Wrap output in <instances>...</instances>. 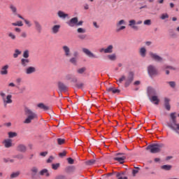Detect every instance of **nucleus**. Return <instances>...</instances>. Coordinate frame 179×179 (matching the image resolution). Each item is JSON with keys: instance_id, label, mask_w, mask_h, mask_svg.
<instances>
[{"instance_id": "obj_30", "label": "nucleus", "mask_w": 179, "mask_h": 179, "mask_svg": "<svg viewBox=\"0 0 179 179\" xmlns=\"http://www.w3.org/2000/svg\"><path fill=\"white\" fill-rule=\"evenodd\" d=\"M58 16L59 17H62L63 19H65V17H67L68 14H65L64 12L62 11H59L58 12Z\"/></svg>"}, {"instance_id": "obj_13", "label": "nucleus", "mask_w": 179, "mask_h": 179, "mask_svg": "<svg viewBox=\"0 0 179 179\" xmlns=\"http://www.w3.org/2000/svg\"><path fill=\"white\" fill-rule=\"evenodd\" d=\"M3 143L5 148H12V139H9V138L5 139L3 141Z\"/></svg>"}, {"instance_id": "obj_55", "label": "nucleus", "mask_w": 179, "mask_h": 179, "mask_svg": "<svg viewBox=\"0 0 179 179\" xmlns=\"http://www.w3.org/2000/svg\"><path fill=\"white\" fill-rule=\"evenodd\" d=\"M125 80V76H122L121 78L119 79V83H122Z\"/></svg>"}, {"instance_id": "obj_47", "label": "nucleus", "mask_w": 179, "mask_h": 179, "mask_svg": "<svg viewBox=\"0 0 179 179\" xmlns=\"http://www.w3.org/2000/svg\"><path fill=\"white\" fill-rule=\"evenodd\" d=\"M24 58H29V50H25L23 54Z\"/></svg>"}, {"instance_id": "obj_26", "label": "nucleus", "mask_w": 179, "mask_h": 179, "mask_svg": "<svg viewBox=\"0 0 179 179\" xmlns=\"http://www.w3.org/2000/svg\"><path fill=\"white\" fill-rule=\"evenodd\" d=\"M116 177L117 179H128V178L124 176V173H117Z\"/></svg>"}, {"instance_id": "obj_48", "label": "nucleus", "mask_w": 179, "mask_h": 179, "mask_svg": "<svg viewBox=\"0 0 179 179\" xmlns=\"http://www.w3.org/2000/svg\"><path fill=\"white\" fill-rule=\"evenodd\" d=\"M67 162H68V163H69V164H73V163H74L73 159H72V158H71V157H69V158L67 159Z\"/></svg>"}, {"instance_id": "obj_12", "label": "nucleus", "mask_w": 179, "mask_h": 179, "mask_svg": "<svg viewBox=\"0 0 179 179\" xmlns=\"http://www.w3.org/2000/svg\"><path fill=\"white\" fill-rule=\"evenodd\" d=\"M164 106L166 110L170 111L171 106H170V99L164 98Z\"/></svg>"}, {"instance_id": "obj_34", "label": "nucleus", "mask_w": 179, "mask_h": 179, "mask_svg": "<svg viewBox=\"0 0 179 179\" xmlns=\"http://www.w3.org/2000/svg\"><path fill=\"white\" fill-rule=\"evenodd\" d=\"M22 54V52H20L19 50L16 49L15 51V53L13 54L14 58H17L19 55Z\"/></svg>"}, {"instance_id": "obj_4", "label": "nucleus", "mask_w": 179, "mask_h": 179, "mask_svg": "<svg viewBox=\"0 0 179 179\" xmlns=\"http://www.w3.org/2000/svg\"><path fill=\"white\" fill-rule=\"evenodd\" d=\"M0 96L2 97L3 106H8V104H12V103H13V101L12 100L11 94H8L6 96V94H5V93L1 92Z\"/></svg>"}, {"instance_id": "obj_61", "label": "nucleus", "mask_w": 179, "mask_h": 179, "mask_svg": "<svg viewBox=\"0 0 179 179\" xmlns=\"http://www.w3.org/2000/svg\"><path fill=\"white\" fill-rule=\"evenodd\" d=\"M78 37L81 40H85V38H86V35H79Z\"/></svg>"}, {"instance_id": "obj_6", "label": "nucleus", "mask_w": 179, "mask_h": 179, "mask_svg": "<svg viewBox=\"0 0 179 179\" xmlns=\"http://www.w3.org/2000/svg\"><path fill=\"white\" fill-rule=\"evenodd\" d=\"M148 73L151 76H156L157 75V69L152 65H150L148 67Z\"/></svg>"}, {"instance_id": "obj_24", "label": "nucleus", "mask_w": 179, "mask_h": 179, "mask_svg": "<svg viewBox=\"0 0 179 179\" xmlns=\"http://www.w3.org/2000/svg\"><path fill=\"white\" fill-rule=\"evenodd\" d=\"M29 62H30V60H29V59H21V65H22V66H26Z\"/></svg>"}, {"instance_id": "obj_38", "label": "nucleus", "mask_w": 179, "mask_h": 179, "mask_svg": "<svg viewBox=\"0 0 179 179\" xmlns=\"http://www.w3.org/2000/svg\"><path fill=\"white\" fill-rule=\"evenodd\" d=\"M58 145H64L65 143V139L64 138H57Z\"/></svg>"}, {"instance_id": "obj_32", "label": "nucleus", "mask_w": 179, "mask_h": 179, "mask_svg": "<svg viewBox=\"0 0 179 179\" xmlns=\"http://www.w3.org/2000/svg\"><path fill=\"white\" fill-rule=\"evenodd\" d=\"M140 54L143 57H146V49L145 48H141L140 50Z\"/></svg>"}, {"instance_id": "obj_37", "label": "nucleus", "mask_w": 179, "mask_h": 179, "mask_svg": "<svg viewBox=\"0 0 179 179\" xmlns=\"http://www.w3.org/2000/svg\"><path fill=\"white\" fill-rule=\"evenodd\" d=\"M59 166H60L59 163L53 164L52 165V169L53 170H58V168L59 167Z\"/></svg>"}, {"instance_id": "obj_57", "label": "nucleus", "mask_w": 179, "mask_h": 179, "mask_svg": "<svg viewBox=\"0 0 179 179\" xmlns=\"http://www.w3.org/2000/svg\"><path fill=\"white\" fill-rule=\"evenodd\" d=\"M169 17V15L167 14H163L161 17V18L164 20V19H167Z\"/></svg>"}, {"instance_id": "obj_60", "label": "nucleus", "mask_w": 179, "mask_h": 179, "mask_svg": "<svg viewBox=\"0 0 179 179\" xmlns=\"http://www.w3.org/2000/svg\"><path fill=\"white\" fill-rule=\"evenodd\" d=\"M8 36L13 39V40H15L16 38V36L15 35H13V34L12 33H10L8 34Z\"/></svg>"}, {"instance_id": "obj_15", "label": "nucleus", "mask_w": 179, "mask_h": 179, "mask_svg": "<svg viewBox=\"0 0 179 179\" xmlns=\"http://www.w3.org/2000/svg\"><path fill=\"white\" fill-rule=\"evenodd\" d=\"M8 68H9V66H8V65L3 66L1 68V70L0 71L1 75H8Z\"/></svg>"}, {"instance_id": "obj_53", "label": "nucleus", "mask_w": 179, "mask_h": 179, "mask_svg": "<svg viewBox=\"0 0 179 179\" xmlns=\"http://www.w3.org/2000/svg\"><path fill=\"white\" fill-rule=\"evenodd\" d=\"M48 155V152H42L40 153V156H43V157H45Z\"/></svg>"}, {"instance_id": "obj_17", "label": "nucleus", "mask_w": 179, "mask_h": 179, "mask_svg": "<svg viewBox=\"0 0 179 179\" xmlns=\"http://www.w3.org/2000/svg\"><path fill=\"white\" fill-rule=\"evenodd\" d=\"M37 107L41 108V110H44V111H48V110H50V107L44 105V103H39L37 105Z\"/></svg>"}, {"instance_id": "obj_62", "label": "nucleus", "mask_w": 179, "mask_h": 179, "mask_svg": "<svg viewBox=\"0 0 179 179\" xmlns=\"http://www.w3.org/2000/svg\"><path fill=\"white\" fill-rule=\"evenodd\" d=\"M26 24H27L29 27L31 26V24H30V22L27 20H24Z\"/></svg>"}, {"instance_id": "obj_23", "label": "nucleus", "mask_w": 179, "mask_h": 179, "mask_svg": "<svg viewBox=\"0 0 179 179\" xmlns=\"http://www.w3.org/2000/svg\"><path fill=\"white\" fill-rule=\"evenodd\" d=\"M95 163H96V159H90L85 162V164H86V166H93V164H94Z\"/></svg>"}, {"instance_id": "obj_22", "label": "nucleus", "mask_w": 179, "mask_h": 179, "mask_svg": "<svg viewBox=\"0 0 179 179\" xmlns=\"http://www.w3.org/2000/svg\"><path fill=\"white\" fill-rule=\"evenodd\" d=\"M41 176H45V177H50V173H48V170L43 169L40 171Z\"/></svg>"}, {"instance_id": "obj_11", "label": "nucleus", "mask_w": 179, "mask_h": 179, "mask_svg": "<svg viewBox=\"0 0 179 179\" xmlns=\"http://www.w3.org/2000/svg\"><path fill=\"white\" fill-rule=\"evenodd\" d=\"M17 150L18 152H21L22 153H25L26 150H27V148H26V145H24L23 144H20L17 147Z\"/></svg>"}, {"instance_id": "obj_43", "label": "nucleus", "mask_w": 179, "mask_h": 179, "mask_svg": "<svg viewBox=\"0 0 179 179\" xmlns=\"http://www.w3.org/2000/svg\"><path fill=\"white\" fill-rule=\"evenodd\" d=\"M78 33H86V29L83 28H78L77 29Z\"/></svg>"}, {"instance_id": "obj_7", "label": "nucleus", "mask_w": 179, "mask_h": 179, "mask_svg": "<svg viewBox=\"0 0 179 179\" xmlns=\"http://www.w3.org/2000/svg\"><path fill=\"white\" fill-rule=\"evenodd\" d=\"M57 85L60 92H68V87L64 83L59 81Z\"/></svg>"}, {"instance_id": "obj_20", "label": "nucleus", "mask_w": 179, "mask_h": 179, "mask_svg": "<svg viewBox=\"0 0 179 179\" xmlns=\"http://www.w3.org/2000/svg\"><path fill=\"white\" fill-rule=\"evenodd\" d=\"M107 92H108L109 93L112 92L114 94H115V93H120V90H117L113 87H110L107 89Z\"/></svg>"}, {"instance_id": "obj_33", "label": "nucleus", "mask_w": 179, "mask_h": 179, "mask_svg": "<svg viewBox=\"0 0 179 179\" xmlns=\"http://www.w3.org/2000/svg\"><path fill=\"white\" fill-rule=\"evenodd\" d=\"M66 173H72L75 171V168L73 166H69L66 169Z\"/></svg>"}, {"instance_id": "obj_18", "label": "nucleus", "mask_w": 179, "mask_h": 179, "mask_svg": "<svg viewBox=\"0 0 179 179\" xmlns=\"http://www.w3.org/2000/svg\"><path fill=\"white\" fill-rule=\"evenodd\" d=\"M35 71L36 68L30 66L26 69V73H27V75H30V73H33Z\"/></svg>"}, {"instance_id": "obj_36", "label": "nucleus", "mask_w": 179, "mask_h": 179, "mask_svg": "<svg viewBox=\"0 0 179 179\" xmlns=\"http://www.w3.org/2000/svg\"><path fill=\"white\" fill-rule=\"evenodd\" d=\"M108 58H109V59H110V61H115V59H116L115 54L108 55Z\"/></svg>"}, {"instance_id": "obj_51", "label": "nucleus", "mask_w": 179, "mask_h": 179, "mask_svg": "<svg viewBox=\"0 0 179 179\" xmlns=\"http://www.w3.org/2000/svg\"><path fill=\"white\" fill-rule=\"evenodd\" d=\"M59 157H64V156H66V151H64L63 152H60L59 154Z\"/></svg>"}, {"instance_id": "obj_14", "label": "nucleus", "mask_w": 179, "mask_h": 179, "mask_svg": "<svg viewBox=\"0 0 179 179\" xmlns=\"http://www.w3.org/2000/svg\"><path fill=\"white\" fill-rule=\"evenodd\" d=\"M125 159H127V157L124 155L122 157H117L113 158V159L115 160V162H119L120 164H124V160H125Z\"/></svg>"}, {"instance_id": "obj_41", "label": "nucleus", "mask_w": 179, "mask_h": 179, "mask_svg": "<svg viewBox=\"0 0 179 179\" xmlns=\"http://www.w3.org/2000/svg\"><path fill=\"white\" fill-rule=\"evenodd\" d=\"M85 71H86V68L83 67V68L79 69L78 70H77V72H78V73H83Z\"/></svg>"}, {"instance_id": "obj_25", "label": "nucleus", "mask_w": 179, "mask_h": 179, "mask_svg": "<svg viewBox=\"0 0 179 179\" xmlns=\"http://www.w3.org/2000/svg\"><path fill=\"white\" fill-rule=\"evenodd\" d=\"M113 52V45H110L106 49H105V54H111Z\"/></svg>"}, {"instance_id": "obj_21", "label": "nucleus", "mask_w": 179, "mask_h": 179, "mask_svg": "<svg viewBox=\"0 0 179 179\" xmlns=\"http://www.w3.org/2000/svg\"><path fill=\"white\" fill-rule=\"evenodd\" d=\"M60 28H61L60 25H55L52 29V33H54L55 34H57V33L59 31Z\"/></svg>"}, {"instance_id": "obj_40", "label": "nucleus", "mask_w": 179, "mask_h": 179, "mask_svg": "<svg viewBox=\"0 0 179 179\" xmlns=\"http://www.w3.org/2000/svg\"><path fill=\"white\" fill-rule=\"evenodd\" d=\"M12 24H13V26L22 27V26H23V22H22V21H18L17 22L13 23Z\"/></svg>"}, {"instance_id": "obj_63", "label": "nucleus", "mask_w": 179, "mask_h": 179, "mask_svg": "<svg viewBox=\"0 0 179 179\" xmlns=\"http://www.w3.org/2000/svg\"><path fill=\"white\" fill-rule=\"evenodd\" d=\"M124 29H125V26H122L120 29H117V31H121V30H124Z\"/></svg>"}, {"instance_id": "obj_2", "label": "nucleus", "mask_w": 179, "mask_h": 179, "mask_svg": "<svg viewBox=\"0 0 179 179\" xmlns=\"http://www.w3.org/2000/svg\"><path fill=\"white\" fill-rule=\"evenodd\" d=\"M24 112L26 115L28 116L24 122V124H30V122H31V120L37 118V115L28 108H25Z\"/></svg>"}, {"instance_id": "obj_28", "label": "nucleus", "mask_w": 179, "mask_h": 179, "mask_svg": "<svg viewBox=\"0 0 179 179\" xmlns=\"http://www.w3.org/2000/svg\"><path fill=\"white\" fill-rule=\"evenodd\" d=\"M171 165H164L161 166V169H162V170H166V171H169L171 170Z\"/></svg>"}, {"instance_id": "obj_3", "label": "nucleus", "mask_w": 179, "mask_h": 179, "mask_svg": "<svg viewBox=\"0 0 179 179\" xmlns=\"http://www.w3.org/2000/svg\"><path fill=\"white\" fill-rule=\"evenodd\" d=\"M164 146V145L163 143L152 144L146 148V150H150V153H159Z\"/></svg>"}, {"instance_id": "obj_16", "label": "nucleus", "mask_w": 179, "mask_h": 179, "mask_svg": "<svg viewBox=\"0 0 179 179\" xmlns=\"http://www.w3.org/2000/svg\"><path fill=\"white\" fill-rule=\"evenodd\" d=\"M63 50L65 52L66 57H69V55H71V50L68 46L66 45L63 46Z\"/></svg>"}, {"instance_id": "obj_44", "label": "nucleus", "mask_w": 179, "mask_h": 179, "mask_svg": "<svg viewBox=\"0 0 179 179\" xmlns=\"http://www.w3.org/2000/svg\"><path fill=\"white\" fill-rule=\"evenodd\" d=\"M169 86H171V87H176V82L174 81H170L169 82Z\"/></svg>"}, {"instance_id": "obj_29", "label": "nucleus", "mask_w": 179, "mask_h": 179, "mask_svg": "<svg viewBox=\"0 0 179 179\" xmlns=\"http://www.w3.org/2000/svg\"><path fill=\"white\" fill-rule=\"evenodd\" d=\"M19 176H20V171H17V172H14L10 175V178H16L17 177H19Z\"/></svg>"}, {"instance_id": "obj_46", "label": "nucleus", "mask_w": 179, "mask_h": 179, "mask_svg": "<svg viewBox=\"0 0 179 179\" xmlns=\"http://www.w3.org/2000/svg\"><path fill=\"white\" fill-rule=\"evenodd\" d=\"M84 85L85 84H83V83H78L76 85V87H78V89H82V87H83Z\"/></svg>"}, {"instance_id": "obj_1", "label": "nucleus", "mask_w": 179, "mask_h": 179, "mask_svg": "<svg viewBox=\"0 0 179 179\" xmlns=\"http://www.w3.org/2000/svg\"><path fill=\"white\" fill-rule=\"evenodd\" d=\"M176 113H172L170 114V117L174 126L172 123H167L168 127L171 129H173V131H179V124H177V116H176Z\"/></svg>"}, {"instance_id": "obj_59", "label": "nucleus", "mask_w": 179, "mask_h": 179, "mask_svg": "<svg viewBox=\"0 0 179 179\" xmlns=\"http://www.w3.org/2000/svg\"><path fill=\"white\" fill-rule=\"evenodd\" d=\"M55 179H66V177H65L64 176H57Z\"/></svg>"}, {"instance_id": "obj_39", "label": "nucleus", "mask_w": 179, "mask_h": 179, "mask_svg": "<svg viewBox=\"0 0 179 179\" xmlns=\"http://www.w3.org/2000/svg\"><path fill=\"white\" fill-rule=\"evenodd\" d=\"M135 169H134L132 171L134 177H135V176L139 173V167H135Z\"/></svg>"}, {"instance_id": "obj_54", "label": "nucleus", "mask_w": 179, "mask_h": 179, "mask_svg": "<svg viewBox=\"0 0 179 179\" xmlns=\"http://www.w3.org/2000/svg\"><path fill=\"white\" fill-rule=\"evenodd\" d=\"M136 23V22L135 21V20H131L129 21V26H132L133 24H135Z\"/></svg>"}, {"instance_id": "obj_8", "label": "nucleus", "mask_w": 179, "mask_h": 179, "mask_svg": "<svg viewBox=\"0 0 179 179\" xmlns=\"http://www.w3.org/2000/svg\"><path fill=\"white\" fill-rule=\"evenodd\" d=\"M69 26L71 27H73L75 26H77L78 24V17H75L73 18H71L69 22H67Z\"/></svg>"}, {"instance_id": "obj_42", "label": "nucleus", "mask_w": 179, "mask_h": 179, "mask_svg": "<svg viewBox=\"0 0 179 179\" xmlns=\"http://www.w3.org/2000/svg\"><path fill=\"white\" fill-rule=\"evenodd\" d=\"M31 171L34 173V174H37V172L38 171V169L37 167H32L31 169Z\"/></svg>"}, {"instance_id": "obj_35", "label": "nucleus", "mask_w": 179, "mask_h": 179, "mask_svg": "<svg viewBox=\"0 0 179 179\" xmlns=\"http://www.w3.org/2000/svg\"><path fill=\"white\" fill-rule=\"evenodd\" d=\"M15 159H18V160H23L24 159V156L23 154H19L14 157Z\"/></svg>"}, {"instance_id": "obj_5", "label": "nucleus", "mask_w": 179, "mask_h": 179, "mask_svg": "<svg viewBox=\"0 0 179 179\" xmlns=\"http://www.w3.org/2000/svg\"><path fill=\"white\" fill-rule=\"evenodd\" d=\"M134 72L130 71L129 73V76L126 79V82L124 84L126 87H128V85H131V83H132V82L134 81Z\"/></svg>"}, {"instance_id": "obj_27", "label": "nucleus", "mask_w": 179, "mask_h": 179, "mask_svg": "<svg viewBox=\"0 0 179 179\" xmlns=\"http://www.w3.org/2000/svg\"><path fill=\"white\" fill-rule=\"evenodd\" d=\"M151 101H155V104H159V102L160 100H159V98H157V96H153L151 98Z\"/></svg>"}, {"instance_id": "obj_9", "label": "nucleus", "mask_w": 179, "mask_h": 179, "mask_svg": "<svg viewBox=\"0 0 179 179\" xmlns=\"http://www.w3.org/2000/svg\"><path fill=\"white\" fill-rule=\"evenodd\" d=\"M150 55L152 59H155L157 62H162L163 61V58L153 52H150Z\"/></svg>"}, {"instance_id": "obj_58", "label": "nucleus", "mask_w": 179, "mask_h": 179, "mask_svg": "<svg viewBox=\"0 0 179 179\" xmlns=\"http://www.w3.org/2000/svg\"><path fill=\"white\" fill-rule=\"evenodd\" d=\"M125 23V21L124 20H121L117 24V26H121V24H124Z\"/></svg>"}, {"instance_id": "obj_56", "label": "nucleus", "mask_w": 179, "mask_h": 179, "mask_svg": "<svg viewBox=\"0 0 179 179\" xmlns=\"http://www.w3.org/2000/svg\"><path fill=\"white\" fill-rule=\"evenodd\" d=\"M66 79L67 80H71V79H72V75L71 74H68L66 76Z\"/></svg>"}, {"instance_id": "obj_10", "label": "nucleus", "mask_w": 179, "mask_h": 179, "mask_svg": "<svg viewBox=\"0 0 179 179\" xmlns=\"http://www.w3.org/2000/svg\"><path fill=\"white\" fill-rule=\"evenodd\" d=\"M83 52H84V54H86V55L89 56L90 58H96V55H94L88 49L83 48Z\"/></svg>"}, {"instance_id": "obj_19", "label": "nucleus", "mask_w": 179, "mask_h": 179, "mask_svg": "<svg viewBox=\"0 0 179 179\" xmlns=\"http://www.w3.org/2000/svg\"><path fill=\"white\" fill-rule=\"evenodd\" d=\"M34 24L38 33H41V24H40V22L37 21H34Z\"/></svg>"}, {"instance_id": "obj_45", "label": "nucleus", "mask_w": 179, "mask_h": 179, "mask_svg": "<svg viewBox=\"0 0 179 179\" xmlns=\"http://www.w3.org/2000/svg\"><path fill=\"white\" fill-rule=\"evenodd\" d=\"M152 24V21L150 20H146L144 21V24H146L147 26H150Z\"/></svg>"}, {"instance_id": "obj_31", "label": "nucleus", "mask_w": 179, "mask_h": 179, "mask_svg": "<svg viewBox=\"0 0 179 179\" xmlns=\"http://www.w3.org/2000/svg\"><path fill=\"white\" fill-rule=\"evenodd\" d=\"M8 138H15L17 136V133L13 132V131H10L8 133Z\"/></svg>"}, {"instance_id": "obj_52", "label": "nucleus", "mask_w": 179, "mask_h": 179, "mask_svg": "<svg viewBox=\"0 0 179 179\" xmlns=\"http://www.w3.org/2000/svg\"><path fill=\"white\" fill-rule=\"evenodd\" d=\"M52 160H54V157L50 156L48 160H47V163H51L52 162Z\"/></svg>"}, {"instance_id": "obj_49", "label": "nucleus", "mask_w": 179, "mask_h": 179, "mask_svg": "<svg viewBox=\"0 0 179 179\" xmlns=\"http://www.w3.org/2000/svg\"><path fill=\"white\" fill-rule=\"evenodd\" d=\"M10 8L11 9V10H13V13H16V7H15L13 5H10Z\"/></svg>"}, {"instance_id": "obj_50", "label": "nucleus", "mask_w": 179, "mask_h": 179, "mask_svg": "<svg viewBox=\"0 0 179 179\" xmlns=\"http://www.w3.org/2000/svg\"><path fill=\"white\" fill-rule=\"evenodd\" d=\"M70 62L71 64H73L74 65H76V58L75 57H73L70 59Z\"/></svg>"}, {"instance_id": "obj_64", "label": "nucleus", "mask_w": 179, "mask_h": 179, "mask_svg": "<svg viewBox=\"0 0 179 179\" xmlns=\"http://www.w3.org/2000/svg\"><path fill=\"white\" fill-rule=\"evenodd\" d=\"M83 24V21L77 22V26H82Z\"/></svg>"}]
</instances>
